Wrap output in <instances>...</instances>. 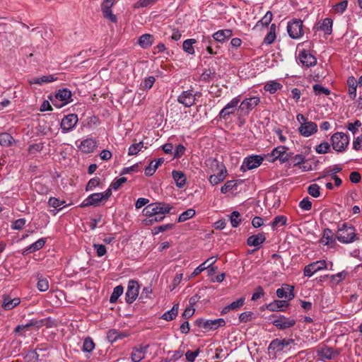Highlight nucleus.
<instances>
[{"label":"nucleus","mask_w":362,"mask_h":362,"mask_svg":"<svg viewBox=\"0 0 362 362\" xmlns=\"http://www.w3.org/2000/svg\"><path fill=\"white\" fill-rule=\"evenodd\" d=\"M336 239L344 244L351 243L358 240L355 228L351 225H348L346 223H342L338 227Z\"/></svg>","instance_id":"1"},{"label":"nucleus","mask_w":362,"mask_h":362,"mask_svg":"<svg viewBox=\"0 0 362 362\" xmlns=\"http://www.w3.org/2000/svg\"><path fill=\"white\" fill-rule=\"evenodd\" d=\"M333 149L338 152H343L349 144V137L343 132H336L331 137Z\"/></svg>","instance_id":"2"},{"label":"nucleus","mask_w":362,"mask_h":362,"mask_svg":"<svg viewBox=\"0 0 362 362\" xmlns=\"http://www.w3.org/2000/svg\"><path fill=\"white\" fill-rule=\"evenodd\" d=\"M173 206L165 202H156L147 205L143 210V214L147 218L153 217L154 215L161 211L170 212Z\"/></svg>","instance_id":"3"},{"label":"nucleus","mask_w":362,"mask_h":362,"mask_svg":"<svg viewBox=\"0 0 362 362\" xmlns=\"http://www.w3.org/2000/svg\"><path fill=\"white\" fill-rule=\"evenodd\" d=\"M195 325L206 331L216 329L218 327H224L226 321L223 318L216 320H205L204 318H199L196 320Z\"/></svg>","instance_id":"4"},{"label":"nucleus","mask_w":362,"mask_h":362,"mask_svg":"<svg viewBox=\"0 0 362 362\" xmlns=\"http://www.w3.org/2000/svg\"><path fill=\"white\" fill-rule=\"evenodd\" d=\"M303 21L300 19L294 18L288 23L287 32L291 38L298 39L303 35Z\"/></svg>","instance_id":"5"},{"label":"nucleus","mask_w":362,"mask_h":362,"mask_svg":"<svg viewBox=\"0 0 362 362\" xmlns=\"http://www.w3.org/2000/svg\"><path fill=\"white\" fill-rule=\"evenodd\" d=\"M71 93L67 88L59 90L54 95V99H51L53 105L57 107H62L71 102Z\"/></svg>","instance_id":"6"},{"label":"nucleus","mask_w":362,"mask_h":362,"mask_svg":"<svg viewBox=\"0 0 362 362\" xmlns=\"http://www.w3.org/2000/svg\"><path fill=\"white\" fill-rule=\"evenodd\" d=\"M294 343L295 340L293 339H275L272 340L269 344L268 351H269V353L273 351L274 355H276L277 352L283 351L286 346H288Z\"/></svg>","instance_id":"7"},{"label":"nucleus","mask_w":362,"mask_h":362,"mask_svg":"<svg viewBox=\"0 0 362 362\" xmlns=\"http://www.w3.org/2000/svg\"><path fill=\"white\" fill-rule=\"evenodd\" d=\"M78 115L76 114H69L63 117L61 121L60 127L64 134L71 132L78 122Z\"/></svg>","instance_id":"8"},{"label":"nucleus","mask_w":362,"mask_h":362,"mask_svg":"<svg viewBox=\"0 0 362 362\" xmlns=\"http://www.w3.org/2000/svg\"><path fill=\"white\" fill-rule=\"evenodd\" d=\"M139 285L135 280H130L128 282L127 290L125 293V300L128 304H132L138 297Z\"/></svg>","instance_id":"9"},{"label":"nucleus","mask_w":362,"mask_h":362,"mask_svg":"<svg viewBox=\"0 0 362 362\" xmlns=\"http://www.w3.org/2000/svg\"><path fill=\"white\" fill-rule=\"evenodd\" d=\"M296 320L292 317H287L284 315H280L272 321V325L277 329L284 330L293 327L296 325Z\"/></svg>","instance_id":"10"},{"label":"nucleus","mask_w":362,"mask_h":362,"mask_svg":"<svg viewBox=\"0 0 362 362\" xmlns=\"http://www.w3.org/2000/svg\"><path fill=\"white\" fill-rule=\"evenodd\" d=\"M263 161V158L260 156H251L244 159L243 163L240 167L243 172L247 170H252L259 166Z\"/></svg>","instance_id":"11"},{"label":"nucleus","mask_w":362,"mask_h":362,"mask_svg":"<svg viewBox=\"0 0 362 362\" xmlns=\"http://www.w3.org/2000/svg\"><path fill=\"white\" fill-rule=\"evenodd\" d=\"M214 162L216 163V166L219 170V172L217 174L211 175L209 177V180L212 185H216L223 181L227 175V170L224 165L219 163L216 160H214Z\"/></svg>","instance_id":"12"},{"label":"nucleus","mask_w":362,"mask_h":362,"mask_svg":"<svg viewBox=\"0 0 362 362\" xmlns=\"http://www.w3.org/2000/svg\"><path fill=\"white\" fill-rule=\"evenodd\" d=\"M105 202L103 200L102 194L93 193L89 195L86 199H84L82 202V203L80 204V207L85 208L90 206H98Z\"/></svg>","instance_id":"13"},{"label":"nucleus","mask_w":362,"mask_h":362,"mask_svg":"<svg viewBox=\"0 0 362 362\" xmlns=\"http://www.w3.org/2000/svg\"><path fill=\"white\" fill-rule=\"evenodd\" d=\"M115 0H104L101 4V11L105 18L109 19L112 23H116L117 19L112 13L111 8L114 5Z\"/></svg>","instance_id":"14"},{"label":"nucleus","mask_w":362,"mask_h":362,"mask_svg":"<svg viewBox=\"0 0 362 362\" xmlns=\"http://www.w3.org/2000/svg\"><path fill=\"white\" fill-rule=\"evenodd\" d=\"M260 103L259 97H251L245 98L240 105L239 110L244 112L245 115H248L249 112L257 106Z\"/></svg>","instance_id":"15"},{"label":"nucleus","mask_w":362,"mask_h":362,"mask_svg":"<svg viewBox=\"0 0 362 362\" xmlns=\"http://www.w3.org/2000/svg\"><path fill=\"white\" fill-rule=\"evenodd\" d=\"M240 102L238 97L233 98L219 112L218 116L221 119H226L227 116L233 114Z\"/></svg>","instance_id":"16"},{"label":"nucleus","mask_w":362,"mask_h":362,"mask_svg":"<svg viewBox=\"0 0 362 362\" xmlns=\"http://www.w3.org/2000/svg\"><path fill=\"white\" fill-rule=\"evenodd\" d=\"M196 95L189 90L183 91L177 98V101L187 107L192 106L195 103Z\"/></svg>","instance_id":"17"},{"label":"nucleus","mask_w":362,"mask_h":362,"mask_svg":"<svg viewBox=\"0 0 362 362\" xmlns=\"http://www.w3.org/2000/svg\"><path fill=\"white\" fill-rule=\"evenodd\" d=\"M294 287L288 284H283L281 288L276 290V296L279 298H287V301L292 300L295 297L293 292Z\"/></svg>","instance_id":"18"},{"label":"nucleus","mask_w":362,"mask_h":362,"mask_svg":"<svg viewBox=\"0 0 362 362\" xmlns=\"http://www.w3.org/2000/svg\"><path fill=\"white\" fill-rule=\"evenodd\" d=\"M298 130L302 136L308 137L317 132V126L315 122L309 121L308 122L302 123Z\"/></svg>","instance_id":"19"},{"label":"nucleus","mask_w":362,"mask_h":362,"mask_svg":"<svg viewBox=\"0 0 362 362\" xmlns=\"http://www.w3.org/2000/svg\"><path fill=\"white\" fill-rule=\"evenodd\" d=\"M339 354V351L330 347L325 346L317 351V356L322 360H332Z\"/></svg>","instance_id":"20"},{"label":"nucleus","mask_w":362,"mask_h":362,"mask_svg":"<svg viewBox=\"0 0 362 362\" xmlns=\"http://www.w3.org/2000/svg\"><path fill=\"white\" fill-rule=\"evenodd\" d=\"M288 148L285 146H279L274 148L272 151V156L274 157V159L279 160L281 163H285L290 159V155L286 153Z\"/></svg>","instance_id":"21"},{"label":"nucleus","mask_w":362,"mask_h":362,"mask_svg":"<svg viewBox=\"0 0 362 362\" xmlns=\"http://www.w3.org/2000/svg\"><path fill=\"white\" fill-rule=\"evenodd\" d=\"M300 62L306 67L314 66L317 64V59L309 52L302 51L298 56Z\"/></svg>","instance_id":"22"},{"label":"nucleus","mask_w":362,"mask_h":362,"mask_svg":"<svg viewBox=\"0 0 362 362\" xmlns=\"http://www.w3.org/2000/svg\"><path fill=\"white\" fill-rule=\"evenodd\" d=\"M21 299L19 298H12L9 295H3L1 307L5 310H10L19 305Z\"/></svg>","instance_id":"23"},{"label":"nucleus","mask_w":362,"mask_h":362,"mask_svg":"<svg viewBox=\"0 0 362 362\" xmlns=\"http://www.w3.org/2000/svg\"><path fill=\"white\" fill-rule=\"evenodd\" d=\"M149 346L140 345L139 347H135L131 354L132 360L134 362H139L145 357V354L147 351Z\"/></svg>","instance_id":"24"},{"label":"nucleus","mask_w":362,"mask_h":362,"mask_svg":"<svg viewBox=\"0 0 362 362\" xmlns=\"http://www.w3.org/2000/svg\"><path fill=\"white\" fill-rule=\"evenodd\" d=\"M333 21L331 18H327L322 23L319 22L313 28L315 30H322L326 35H330L332 31Z\"/></svg>","instance_id":"25"},{"label":"nucleus","mask_w":362,"mask_h":362,"mask_svg":"<svg viewBox=\"0 0 362 362\" xmlns=\"http://www.w3.org/2000/svg\"><path fill=\"white\" fill-rule=\"evenodd\" d=\"M266 237L264 233H258L257 235H252L250 236L247 240V244L249 246H254L257 250L260 247L261 245L265 241Z\"/></svg>","instance_id":"26"},{"label":"nucleus","mask_w":362,"mask_h":362,"mask_svg":"<svg viewBox=\"0 0 362 362\" xmlns=\"http://www.w3.org/2000/svg\"><path fill=\"white\" fill-rule=\"evenodd\" d=\"M233 35L230 29L220 30L213 34L214 40L219 42H224L228 40Z\"/></svg>","instance_id":"27"},{"label":"nucleus","mask_w":362,"mask_h":362,"mask_svg":"<svg viewBox=\"0 0 362 362\" xmlns=\"http://www.w3.org/2000/svg\"><path fill=\"white\" fill-rule=\"evenodd\" d=\"M97 147V143L95 140L92 138L86 139L83 140L80 146L81 150L86 153L93 152Z\"/></svg>","instance_id":"28"},{"label":"nucleus","mask_w":362,"mask_h":362,"mask_svg":"<svg viewBox=\"0 0 362 362\" xmlns=\"http://www.w3.org/2000/svg\"><path fill=\"white\" fill-rule=\"evenodd\" d=\"M288 305V301L284 300H274L273 302L265 305L266 308L272 312L283 310V308Z\"/></svg>","instance_id":"29"},{"label":"nucleus","mask_w":362,"mask_h":362,"mask_svg":"<svg viewBox=\"0 0 362 362\" xmlns=\"http://www.w3.org/2000/svg\"><path fill=\"white\" fill-rule=\"evenodd\" d=\"M358 82L356 78L351 76H349L347 79V86H348V93L351 99L354 100L356 97V88Z\"/></svg>","instance_id":"30"},{"label":"nucleus","mask_w":362,"mask_h":362,"mask_svg":"<svg viewBox=\"0 0 362 362\" xmlns=\"http://www.w3.org/2000/svg\"><path fill=\"white\" fill-rule=\"evenodd\" d=\"M169 213L170 212H165V211L161 210V211L154 215L153 217L145 218L143 223L146 226H151L155 223L160 222L164 219L165 214Z\"/></svg>","instance_id":"31"},{"label":"nucleus","mask_w":362,"mask_h":362,"mask_svg":"<svg viewBox=\"0 0 362 362\" xmlns=\"http://www.w3.org/2000/svg\"><path fill=\"white\" fill-rule=\"evenodd\" d=\"M45 244V240L44 238H40L37 240L36 242L33 243L30 245H29L28 247H26L23 252V255H28L29 253L34 252L35 251H37L43 247V246Z\"/></svg>","instance_id":"32"},{"label":"nucleus","mask_w":362,"mask_h":362,"mask_svg":"<svg viewBox=\"0 0 362 362\" xmlns=\"http://www.w3.org/2000/svg\"><path fill=\"white\" fill-rule=\"evenodd\" d=\"M163 162L164 159L163 158H160L156 160H151L150 164L145 168V174L147 176L153 175L158 166Z\"/></svg>","instance_id":"33"},{"label":"nucleus","mask_w":362,"mask_h":362,"mask_svg":"<svg viewBox=\"0 0 362 362\" xmlns=\"http://www.w3.org/2000/svg\"><path fill=\"white\" fill-rule=\"evenodd\" d=\"M154 40V37L150 34H144L139 38L138 43L144 49L151 46Z\"/></svg>","instance_id":"34"},{"label":"nucleus","mask_w":362,"mask_h":362,"mask_svg":"<svg viewBox=\"0 0 362 362\" xmlns=\"http://www.w3.org/2000/svg\"><path fill=\"white\" fill-rule=\"evenodd\" d=\"M172 174L177 187L180 188L184 187L186 183V176L185 173L182 171L174 170Z\"/></svg>","instance_id":"35"},{"label":"nucleus","mask_w":362,"mask_h":362,"mask_svg":"<svg viewBox=\"0 0 362 362\" xmlns=\"http://www.w3.org/2000/svg\"><path fill=\"white\" fill-rule=\"evenodd\" d=\"M57 79L54 75L43 76L40 78H33L29 80L30 84L42 85L43 83L53 82Z\"/></svg>","instance_id":"36"},{"label":"nucleus","mask_w":362,"mask_h":362,"mask_svg":"<svg viewBox=\"0 0 362 362\" xmlns=\"http://www.w3.org/2000/svg\"><path fill=\"white\" fill-rule=\"evenodd\" d=\"M50 320V318L42 319V320H31L28 323L23 325L25 329H28L30 327H35L37 328H40L42 326H46L47 327H50L48 325V322Z\"/></svg>","instance_id":"37"},{"label":"nucleus","mask_w":362,"mask_h":362,"mask_svg":"<svg viewBox=\"0 0 362 362\" xmlns=\"http://www.w3.org/2000/svg\"><path fill=\"white\" fill-rule=\"evenodd\" d=\"M144 148H146V146H144L143 141L137 142L136 139L134 140V143L129 146L128 151L129 156H135L137 155L141 149Z\"/></svg>","instance_id":"38"},{"label":"nucleus","mask_w":362,"mask_h":362,"mask_svg":"<svg viewBox=\"0 0 362 362\" xmlns=\"http://www.w3.org/2000/svg\"><path fill=\"white\" fill-rule=\"evenodd\" d=\"M179 304H175L173 308L162 315V319L166 321H171L175 318L178 313Z\"/></svg>","instance_id":"39"},{"label":"nucleus","mask_w":362,"mask_h":362,"mask_svg":"<svg viewBox=\"0 0 362 362\" xmlns=\"http://www.w3.org/2000/svg\"><path fill=\"white\" fill-rule=\"evenodd\" d=\"M333 232L329 228H325L323 231V236L320 240L322 243L325 245H329L335 242V239L333 237Z\"/></svg>","instance_id":"40"},{"label":"nucleus","mask_w":362,"mask_h":362,"mask_svg":"<svg viewBox=\"0 0 362 362\" xmlns=\"http://www.w3.org/2000/svg\"><path fill=\"white\" fill-rule=\"evenodd\" d=\"M197 42L195 39H187L183 42L182 49L189 54H194V49L193 45Z\"/></svg>","instance_id":"41"},{"label":"nucleus","mask_w":362,"mask_h":362,"mask_svg":"<svg viewBox=\"0 0 362 362\" xmlns=\"http://www.w3.org/2000/svg\"><path fill=\"white\" fill-rule=\"evenodd\" d=\"M124 288L122 286L119 285L114 288L113 291L110 298V302L111 303H115L117 302L119 296L123 293Z\"/></svg>","instance_id":"42"},{"label":"nucleus","mask_w":362,"mask_h":362,"mask_svg":"<svg viewBox=\"0 0 362 362\" xmlns=\"http://www.w3.org/2000/svg\"><path fill=\"white\" fill-rule=\"evenodd\" d=\"M13 141V136L8 133L0 134V144L4 146H9Z\"/></svg>","instance_id":"43"},{"label":"nucleus","mask_w":362,"mask_h":362,"mask_svg":"<svg viewBox=\"0 0 362 362\" xmlns=\"http://www.w3.org/2000/svg\"><path fill=\"white\" fill-rule=\"evenodd\" d=\"M272 20V13L271 11H267L264 17H262V19L257 23L256 27H259V25H262V27H267L269 25Z\"/></svg>","instance_id":"44"},{"label":"nucleus","mask_w":362,"mask_h":362,"mask_svg":"<svg viewBox=\"0 0 362 362\" xmlns=\"http://www.w3.org/2000/svg\"><path fill=\"white\" fill-rule=\"evenodd\" d=\"M196 212L193 209H189L182 213L178 217V222H184L194 216Z\"/></svg>","instance_id":"45"},{"label":"nucleus","mask_w":362,"mask_h":362,"mask_svg":"<svg viewBox=\"0 0 362 362\" xmlns=\"http://www.w3.org/2000/svg\"><path fill=\"white\" fill-rule=\"evenodd\" d=\"M287 218L285 216H276L274 220L271 222L270 225L273 230H274L278 224H281V226L286 225Z\"/></svg>","instance_id":"46"},{"label":"nucleus","mask_w":362,"mask_h":362,"mask_svg":"<svg viewBox=\"0 0 362 362\" xmlns=\"http://www.w3.org/2000/svg\"><path fill=\"white\" fill-rule=\"evenodd\" d=\"M94 348H95V344H94L93 339L90 337H86L84 339L82 350L84 352L90 353L94 349Z\"/></svg>","instance_id":"47"},{"label":"nucleus","mask_w":362,"mask_h":362,"mask_svg":"<svg viewBox=\"0 0 362 362\" xmlns=\"http://www.w3.org/2000/svg\"><path fill=\"white\" fill-rule=\"evenodd\" d=\"M230 221L233 228L238 227L241 223L240 214L238 211H234L231 213Z\"/></svg>","instance_id":"48"},{"label":"nucleus","mask_w":362,"mask_h":362,"mask_svg":"<svg viewBox=\"0 0 362 362\" xmlns=\"http://www.w3.org/2000/svg\"><path fill=\"white\" fill-rule=\"evenodd\" d=\"M317 272H318L317 267L313 262L305 266L303 270L304 275L308 277L312 276Z\"/></svg>","instance_id":"49"},{"label":"nucleus","mask_w":362,"mask_h":362,"mask_svg":"<svg viewBox=\"0 0 362 362\" xmlns=\"http://www.w3.org/2000/svg\"><path fill=\"white\" fill-rule=\"evenodd\" d=\"M119 337H121L120 332L115 329H110L107 333V338L110 342L117 341Z\"/></svg>","instance_id":"50"},{"label":"nucleus","mask_w":362,"mask_h":362,"mask_svg":"<svg viewBox=\"0 0 362 362\" xmlns=\"http://www.w3.org/2000/svg\"><path fill=\"white\" fill-rule=\"evenodd\" d=\"M320 187L317 184H312L308 187V192L313 197H318L320 195Z\"/></svg>","instance_id":"51"},{"label":"nucleus","mask_w":362,"mask_h":362,"mask_svg":"<svg viewBox=\"0 0 362 362\" xmlns=\"http://www.w3.org/2000/svg\"><path fill=\"white\" fill-rule=\"evenodd\" d=\"M38 281L37 287L40 291H46L49 288V282L47 279L42 277H38Z\"/></svg>","instance_id":"52"},{"label":"nucleus","mask_w":362,"mask_h":362,"mask_svg":"<svg viewBox=\"0 0 362 362\" xmlns=\"http://www.w3.org/2000/svg\"><path fill=\"white\" fill-rule=\"evenodd\" d=\"M282 86L277 82L272 81L271 83H267L264 86V89L267 91H269L271 93H275L276 90L281 89Z\"/></svg>","instance_id":"53"},{"label":"nucleus","mask_w":362,"mask_h":362,"mask_svg":"<svg viewBox=\"0 0 362 362\" xmlns=\"http://www.w3.org/2000/svg\"><path fill=\"white\" fill-rule=\"evenodd\" d=\"M158 0H139L134 6L135 8L148 7L153 5Z\"/></svg>","instance_id":"54"},{"label":"nucleus","mask_w":362,"mask_h":362,"mask_svg":"<svg viewBox=\"0 0 362 362\" xmlns=\"http://www.w3.org/2000/svg\"><path fill=\"white\" fill-rule=\"evenodd\" d=\"M237 185L236 180H228L221 188V192L223 194L227 193L228 191L233 189Z\"/></svg>","instance_id":"55"},{"label":"nucleus","mask_w":362,"mask_h":362,"mask_svg":"<svg viewBox=\"0 0 362 362\" xmlns=\"http://www.w3.org/2000/svg\"><path fill=\"white\" fill-rule=\"evenodd\" d=\"M313 90L315 93L317 95H320L321 94L329 95L330 94V90L328 88H326L320 84H315L313 86Z\"/></svg>","instance_id":"56"},{"label":"nucleus","mask_w":362,"mask_h":362,"mask_svg":"<svg viewBox=\"0 0 362 362\" xmlns=\"http://www.w3.org/2000/svg\"><path fill=\"white\" fill-rule=\"evenodd\" d=\"M245 299L243 298H240L235 301L228 305V308L230 309V310H236L244 305Z\"/></svg>","instance_id":"57"},{"label":"nucleus","mask_w":362,"mask_h":362,"mask_svg":"<svg viewBox=\"0 0 362 362\" xmlns=\"http://www.w3.org/2000/svg\"><path fill=\"white\" fill-rule=\"evenodd\" d=\"M362 125V123L360 120H355L354 122H349L347 124V129L349 131L351 132L354 134H355L358 132V128Z\"/></svg>","instance_id":"58"},{"label":"nucleus","mask_w":362,"mask_h":362,"mask_svg":"<svg viewBox=\"0 0 362 362\" xmlns=\"http://www.w3.org/2000/svg\"><path fill=\"white\" fill-rule=\"evenodd\" d=\"M200 353V349H197L194 351H187L185 354L186 359L188 362H194L195 358L198 356Z\"/></svg>","instance_id":"59"},{"label":"nucleus","mask_w":362,"mask_h":362,"mask_svg":"<svg viewBox=\"0 0 362 362\" xmlns=\"http://www.w3.org/2000/svg\"><path fill=\"white\" fill-rule=\"evenodd\" d=\"M348 6V1L344 0L334 6V9L340 13H343Z\"/></svg>","instance_id":"60"},{"label":"nucleus","mask_w":362,"mask_h":362,"mask_svg":"<svg viewBox=\"0 0 362 362\" xmlns=\"http://www.w3.org/2000/svg\"><path fill=\"white\" fill-rule=\"evenodd\" d=\"M330 146L327 142H323L316 146L315 151L318 153H326L329 151Z\"/></svg>","instance_id":"61"},{"label":"nucleus","mask_w":362,"mask_h":362,"mask_svg":"<svg viewBox=\"0 0 362 362\" xmlns=\"http://www.w3.org/2000/svg\"><path fill=\"white\" fill-rule=\"evenodd\" d=\"M299 206L303 210L309 211L312 208V203L308 197H305L300 202Z\"/></svg>","instance_id":"62"},{"label":"nucleus","mask_w":362,"mask_h":362,"mask_svg":"<svg viewBox=\"0 0 362 362\" xmlns=\"http://www.w3.org/2000/svg\"><path fill=\"white\" fill-rule=\"evenodd\" d=\"M215 74V71L211 69H206L201 76V80L204 82H209L211 76Z\"/></svg>","instance_id":"63"},{"label":"nucleus","mask_w":362,"mask_h":362,"mask_svg":"<svg viewBox=\"0 0 362 362\" xmlns=\"http://www.w3.org/2000/svg\"><path fill=\"white\" fill-rule=\"evenodd\" d=\"M39 355L35 351H29L25 356V359L27 362H37Z\"/></svg>","instance_id":"64"}]
</instances>
